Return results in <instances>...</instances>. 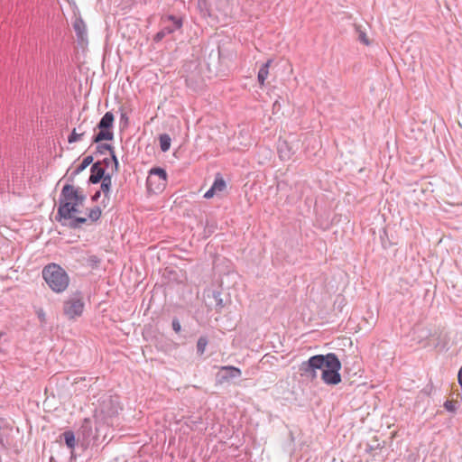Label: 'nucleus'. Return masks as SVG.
<instances>
[{
    "label": "nucleus",
    "instance_id": "f03ea898",
    "mask_svg": "<svg viewBox=\"0 0 462 462\" xmlns=\"http://www.w3.org/2000/svg\"><path fill=\"white\" fill-rule=\"evenodd\" d=\"M42 274L52 291L61 293L68 289L69 277L60 265L54 263H49L43 267Z\"/></svg>",
    "mask_w": 462,
    "mask_h": 462
},
{
    "label": "nucleus",
    "instance_id": "cd10ccee",
    "mask_svg": "<svg viewBox=\"0 0 462 462\" xmlns=\"http://www.w3.org/2000/svg\"><path fill=\"white\" fill-rule=\"evenodd\" d=\"M172 328L175 332L179 333L181 329L180 324L178 319L172 320Z\"/></svg>",
    "mask_w": 462,
    "mask_h": 462
},
{
    "label": "nucleus",
    "instance_id": "c756f323",
    "mask_svg": "<svg viewBox=\"0 0 462 462\" xmlns=\"http://www.w3.org/2000/svg\"><path fill=\"white\" fill-rule=\"evenodd\" d=\"M358 38H359V41L362 42L364 44H365V45L369 44V41L365 32H360Z\"/></svg>",
    "mask_w": 462,
    "mask_h": 462
},
{
    "label": "nucleus",
    "instance_id": "5701e85b",
    "mask_svg": "<svg viewBox=\"0 0 462 462\" xmlns=\"http://www.w3.org/2000/svg\"><path fill=\"white\" fill-rule=\"evenodd\" d=\"M102 214L101 208L98 206L94 207L88 213V218L91 221H97L100 218Z\"/></svg>",
    "mask_w": 462,
    "mask_h": 462
},
{
    "label": "nucleus",
    "instance_id": "7c9ffc66",
    "mask_svg": "<svg viewBox=\"0 0 462 462\" xmlns=\"http://www.w3.org/2000/svg\"><path fill=\"white\" fill-rule=\"evenodd\" d=\"M457 381H458L459 385L462 388V366L460 367L458 374H457Z\"/></svg>",
    "mask_w": 462,
    "mask_h": 462
},
{
    "label": "nucleus",
    "instance_id": "ddd939ff",
    "mask_svg": "<svg viewBox=\"0 0 462 462\" xmlns=\"http://www.w3.org/2000/svg\"><path fill=\"white\" fill-rule=\"evenodd\" d=\"M272 61H273L272 60H268L265 63H263L261 66V68L258 71L257 79L261 86L264 85V82L269 74V68H270Z\"/></svg>",
    "mask_w": 462,
    "mask_h": 462
},
{
    "label": "nucleus",
    "instance_id": "9d476101",
    "mask_svg": "<svg viewBox=\"0 0 462 462\" xmlns=\"http://www.w3.org/2000/svg\"><path fill=\"white\" fill-rule=\"evenodd\" d=\"M91 174L88 181L93 184H97L106 175L105 168L101 166V162H97L92 164L90 168Z\"/></svg>",
    "mask_w": 462,
    "mask_h": 462
},
{
    "label": "nucleus",
    "instance_id": "39448f33",
    "mask_svg": "<svg viewBox=\"0 0 462 462\" xmlns=\"http://www.w3.org/2000/svg\"><path fill=\"white\" fill-rule=\"evenodd\" d=\"M203 300L208 309L215 310L217 313L228 309L232 303L229 293H225L221 290L214 288L204 290Z\"/></svg>",
    "mask_w": 462,
    "mask_h": 462
},
{
    "label": "nucleus",
    "instance_id": "2f4dec72",
    "mask_svg": "<svg viewBox=\"0 0 462 462\" xmlns=\"http://www.w3.org/2000/svg\"><path fill=\"white\" fill-rule=\"evenodd\" d=\"M100 190H97L91 198L93 201H97L100 197Z\"/></svg>",
    "mask_w": 462,
    "mask_h": 462
},
{
    "label": "nucleus",
    "instance_id": "a878e982",
    "mask_svg": "<svg viewBox=\"0 0 462 462\" xmlns=\"http://www.w3.org/2000/svg\"><path fill=\"white\" fill-rule=\"evenodd\" d=\"M74 193L76 194V198L72 199V200L77 203V208L83 204L86 197L79 193L78 189L74 187Z\"/></svg>",
    "mask_w": 462,
    "mask_h": 462
},
{
    "label": "nucleus",
    "instance_id": "6ab92c4d",
    "mask_svg": "<svg viewBox=\"0 0 462 462\" xmlns=\"http://www.w3.org/2000/svg\"><path fill=\"white\" fill-rule=\"evenodd\" d=\"M69 223L67 224L70 228H79L80 227V226L82 224H85L87 222V218L86 217H75V215H73L72 218L71 219H69Z\"/></svg>",
    "mask_w": 462,
    "mask_h": 462
},
{
    "label": "nucleus",
    "instance_id": "c9c22d12",
    "mask_svg": "<svg viewBox=\"0 0 462 462\" xmlns=\"http://www.w3.org/2000/svg\"><path fill=\"white\" fill-rule=\"evenodd\" d=\"M374 448L373 446H371V445H367V448H366V451H367V452H371V451H372V450H374Z\"/></svg>",
    "mask_w": 462,
    "mask_h": 462
},
{
    "label": "nucleus",
    "instance_id": "bb28decb",
    "mask_svg": "<svg viewBox=\"0 0 462 462\" xmlns=\"http://www.w3.org/2000/svg\"><path fill=\"white\" fill-rule=\"evenodd\" d=\"M165 36H167L164 32L160 30L155 35H154V42H161Z\"/></svg>",
    "mask_w": 462,
    "mask_h": 462
},
{
    "label": "nucleus",
    "instance_id": "f3484780",
    "mask_svg": "<svg viewBox=\"0 0 462 462\" xmlns=\"http://www.w3.org/2000/svg\"><path fill=\"white\" fill-rule=\"evenodd\" d=\"M160 147L162 152H167L170 150L171 139L169 134H162L159 136Z\"/></svg>",
    "mask_w": 462,
    "mask_h": 462
},
{
    "label": "nucleus",
    "instance_id": "f704fd0d",
    "mask_svg": "<svg viewBox=\"0 0 462 462\" xmlns=\"http://www.w3.org/2000/svg\"><path fill=\"white\" fill-rule=\"evenodd\" d=\"M121 121H125V124L127 123L128 121V117L126 116V115L125 113H122L121 114Z\"/></svg>",
    "mask_w": 462,
    "mask_h": 462
},
{
    "label": "nucleus",
    "instance_id": "f8f14e48",
    "mask_svg": "<svg viewBox=\"0 0 462 462\" xmlns=\"http://www.w3.org/2000/svg\"><path fill=\"white\" fill-rule=\"evenodd\" d=\"M73 28L76 32L78 40L83 42L87 38V27L84 21L80 17L75 19L73 23Z\"/></svg>",
    "mask_w": 462,
    "mask_h": 462
},
{
    "label": "nucleus",
    "instance_id": "0eeeda50",
    "mask_svg": "<svg viewBox=\"0 0 462 462\" xmlns=\"http://www.w3.org/2000/svg\"><path fill=\"white\" fill-rule=\"evenodd\" d=\"M85 308L82 292L76 291L69 295L63 302V311L69 318L81 316Z\"/></svg>",
    "mask_w": 462,
    "mask_h": 462
},
{
    "label": "nucleus",
    "instance_id": "b1692460",
    "mask_svg": "<svg viewBox=\"0 0 462 462\" xmlns=\"http://www.w3.org/2000/svg\"><path fill=\"white\" fill-rule=\"evenodd\" d=\"M444 408L449 412H455L457 409V402L453 400H448L444 402Z\"/></svg>",
    "mask_w": 462,
    "mask_h": 462
},
{
    "label": "nucleus",
    "instance_id": "c85d7f7f",
    "mask_svg": "<svg viewBox=\"0 0 462 462\" xmlns=\"http://www.w3.org/2000/svg\"><path fill=\"white\" fill-rule=\"evenodd\" d=\"M215 194H217V192L214 190V189L212 187H210V189L208 190H207L206 193L204 194V198L211 199L214 197Z\"/></svg>",
    "mask_w": 462,
    "mask_h": 462
},
{
    "label": "nucleus",
    "instance_id": "a211bd4d",
    "mask_svg": "<svg viewBox=\"0 0 462 462\" xmlns=\"http://www.w3.org/2000/svg\"><path fill=\"white\" fill-rule=\"evenodd\" d=\"M64 441L69 448H74L76 445L75 434L71 430L63 433Z\"/></svg>",
    "mask_w": 462,
    "mask_h": 462
},
{
    "label": "nucleus",
    "instance_id": "4be33fe9",
    "mask_svg": "<svg viewBox=\"0 0 462 462\" xmlns=\"http://www.w3.org/2000/svg\"><path fill=\"white\" fill-rule=\"evenodd\" d=\"M208 345V339L205 337H200L197 342V353L203 355Z\"/></svg>",
    "mask_w": 462,
    "mask_h": 462
},
{
    "label": "nucleus",
    "instance_id": "412c9836",
    "mask_svg": "<svg viewBox=\"0 0 462 462\" xmlns=\"http://www.w3.org/2000/svg\"><path fill=\"white\" fill-rule=\"evenodd\" d=\"M84 134H85V132H84V131H82V132H80V133H78V132H77V129H76V128H74V129L72 130L71 134H70L69 135V137H68V142H69V143H76V142H78V141H80V140L82 139V137H83V135H84Z\"/></svg>",
    "mask_w": 462,
    "mask_h": 462
},
{
    "label": "nucleus",
    "instance_id": "473e14b6",
    "mask_svg": "<svg viewBox=\"0 0 462 462\" xmlns=\"http://www.w3.org/2000/svg\"><path fill=\"white\" fill-rule=\"evenodd\" d=\"M112 161V158L109 159V158H105L102 162H101V164L104 163L106 166H109V164L111 163Z\"/></svg>",
    "mask_w": 462,
    "mask_h": 462
},
{
    "label": "nucleus",
    "instance_id": "4468645a",
    "mask_svg": "<svg viewBox=\"0 0 462 462\" xmlns=\"http://www.w3.org/2000/svg\"><path fill=\"white\" fill-rule=\"evenodd\" d=\"M214 190L217 193V192H222L226 187V181L225 180L223 179V177L221 176L220 173H217L215 177V180L211 186Z\"/></svg>",
    "mask_w": 462,
    "mask_h": 462
},
{
    "label": "nucleus",
    "instance_id": "6e6552de",
    "mask_svg": "<svg viewBox=\"0 0 462 462\" xmlns=\"http://www.w3.org/2000/svg\"><path fill=\"white\" fill-rule=\"evenodd\" d=\"M241 374L242 372L239 368L233 365H225L220 367L216 375V379L218 383H224L240 377Z\"/></svg>",
    "mask_w": 462,
    "mask_h": 462
},
{
    "label": "nucleus",
    "instance_id": "393cba45",
    "mask_svg": "<svg viewBox=\"0 0 462 462\" xmlns=\"http://www.w3.org/2000/svg\"><path fill=\"white\" fill-rule=\"evenodd\" d=\"M199 7L204 15L211 16V13L208 7L207 0H199Z\"/></svg>",
    "mask_w": 462,
    "mask_h": 462
},
{
    "label": "nucleus",
    "instance_id": "1a4fd4ad",
    "mask_svg": "<svg viewBox=\"0 0 462 462\" xmlns=\"http://www.w3.org/2000/svg\"><path fill=\"white\" fill-rule=\"evenodd\" d=\"M162 31L166 35L171 34L182 27V20L174 15L169 14L162 18Z\"/></svg>",
    "mask_w": 462,
    "mask_h": 462
},
{
    "label": "nucleus",
    "instance_id": "aec40b11",
    "mask_svg": "<svg viewBox=\"0 0 462 462\" xmlns=\"http://www.w3.org/2000/svg\"><path fill=\"white\" fill-rule=\"evenodd\" d=\"M150 176L155 175L158 176L163 181L167 180V172L164 169L160 167L152 168L149 171Z\"/></svg>",
    "mask_w": 462,
    "mask_h": 462
},
{
    "label": "nucleus",
    "instance_id": "7ed1b4c3",
    "mask_svg": "<svg viewBox=\"0 0 462 462\" xmlns=\"http://www.w3.org/2000/svg\"><path fill=\"white\" fill-rule=\"evenodd\" d=\"M75 198L74 186L66 184L61 189L59 208L55 217L56 220L63 226L67 225V221L71 219L73 215L79 212L77 203L72 200Z\"/></svg>",
    "mask_w": 462,
    "mask_h": 462
},
{
    "label": "nucleus",
    "instance_id": "dca6fc26",
    "mask_svg": "<svg viewBox=\"0 0 462 462\" xmlns=\"http://www.w3.org/2000/svg\"><path fill=\"white\" fill-rule=\"evenodd\" d=\"M93 156L88 155L85 157L82 161V162L76 168V170L73 171L72 175L76 176L79 174L81 171H83L88 166H89L93 162Z\"/></svg>",
    "mask_w": 462,
    "mask_h": 462
},
{
    "label": "nucleus",
    "instance_id": "2eb2a0df",
    "mask_svg": "<svg viewBox=\"0 0 462 462\" xmlns=\"http://www.w3.org/2000/svg\"><path fill=\"white\" fill-rule=\"evenodd\" d=\"M111 183H112V177L109 173H107L102 180H101V190L104 192L105 196H108L111 190Z\"/></svg>",
    "mask_w": 462,
    "mask_h": 462
},
{
    "label": "nucleus",
    "instance_id": "72a5a7b5",
    "mask_svg": "<svg viewBox=\"0 0 462 462\" xmlns=\"http://www.w3.org/2000/svg\"><path fill=\"white\" fill-rule=\"evenodd\" d=\"M280 157L282 159V160H286V159H289L290 155L287 154V153H283L282 152V150H280Z\"/></svg>",
    "mask_w": 462,
    "mask_h": 462
},
{
    "label": "nucleus",
    "instance_id": "20e7f679",
    "mask_svg": "<svg viewBox=\"0 0 462 462\" xmlns=\"http://www.w3.org/2000/svg\"><path fill=\"white\" fill-rule=\"evenodd\" d=\"M122 410L120 405L119 397L112 394H103L99 400L97 407L96 408V418H100L104 422H107L108 419H112L118 415L119 411Z\"/></svg>",
    "mask_w": 462,
    "mask_h": 462
},
{
    "label": "nucleus",
    "instance_id": "e433bc0d",
    "mask_svg": "<svg viewBox=\"0 0 462 462\" xmlns=\"http://www.w3.org/2000/svg\"><path fill=\"white\" fill-rule=\"evenodd\" d=\"M78 129H79V132H82L81 125H79Z\"/></svg>",
    "mask_w": 462,
    "mask_h": 462
},
{
    "label": "nucleus",
    "instance_id": "423d86ee",
    "mask_svg": "<svg viewBox=\"0 0 462 462\" xmlns=\"http://www.w3.org/2000/svg\"><path fill=\"white\" fill-rule=\"evenodd\" d=\"M115 116L112 112H106L100 121L98 122L97 128L99 132L93 136L92 143H98L102 141H111L114 139V133L111 130L114 125Z\"/></svg>",
    "mask_w": 462,
    "mask_h": 462
},
{
    "label": "nucleus",
    "instance_id": "f257e3e1",
    "mask_svg": "<svg viewBox=\"0 0 462 462\" xmlns=\"http://www.w3.org/2000/svg\"><path fill=\"white\" fill-rule=\"evenodd\" d=\"M340 369L341 363L334 353L313 356L308 361L302 362L299 367L300 375L310 380L317 378V371L322 370V380L330 385L341 382Z\"/></svg>",
    "mask_w": 462,
    "mask_h": 462
},
{
    "label": "nucleus",
    "instance_id": "9b49d317",
    "mask_svg": "<svg viewBox=\"0 0 462 462\" xmlns=\"http://www.w3.org/2000/svg\"><path fill=\"white\" fill-rule=\"evenodd\" d=\"M96 150H97V153H100V154H104L106 151H108L111 154V157H112V161H113V163H114V171H117L118 170V166H119V162H118V160L115 154V152H114V148L111 144H108V143H98L97 147H96Z\"/></svg>",
    "mask_w": 462,
    "mask_h": 462
}]
</instances>
